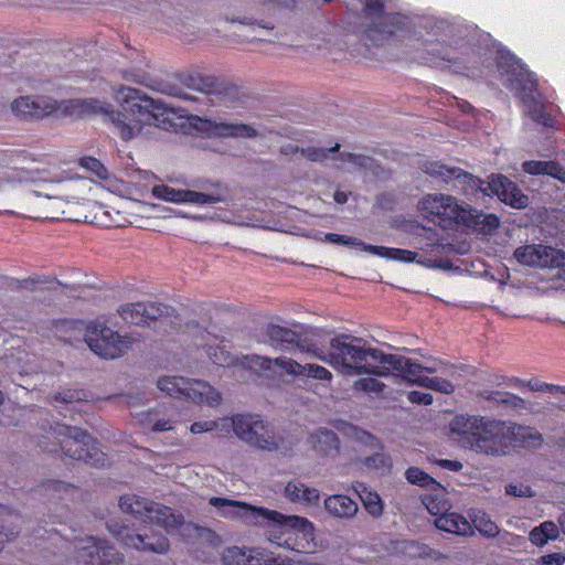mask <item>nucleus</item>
Wrapping results in <instances>:
<instances>
[{"label": "nucleus", "instance_id": "nucleus-1", "mask_svg": "<svg viewBox=\"0 0 565 565\" xmlns=\"http://www.w3.org/2000/svg\"><path fill=\"white\" fill-rule=\"evenodd\" d=\"M365 28L361 40L367 46H382L392 36L406 39L415 50L414 58L425 65L450 68L458 74L477 77L468 64L475 63L472 47L446 19L391 13L385 0H366L363 8Z\"/></svg>", "mask_w": 565, "mask_h": 565}, {"label": "nucleus", "instance_id": "nucleus-2", "mask_svg": "<svg viewBox=\"0 0 565 565\" xmlns=\"http://www.w3.org/2000/svg\"><path fill=\"white\" fill-rule=\"evenodd\" d=\"M115 99L122 111L116 113L111 105L95 98L56 100L46 95L20 96L11 103L12 113L26 120H38L55 114L76 116L103 114L110 118L119 136L129 140L137 137L145 126L168 130L171 126L172 107L160 99L148 97L141 90L120 86Z\"/></svg>", "mask_w": 565, "mask_h": 565}, {"label": "nucleus", "instance_id": "nucleus-3", "mask_svg": "<svg viewBox=\"0 0 565 565\" xmlns=\"http://www.w3.org/2000/svg\"><path fill=\"white\" fill-rule=\"evenodd\" d=\"M422 170L438 182L444 183L449 190L457 191L465 195L480 191L486 195H495L498 199L515 209L527 205L529 199L516 184L507 177L491 175L490 181L484 183L472 174L456 167H448L440 162L427 161L422 164Z\"/></svg>", "mask_w": 565, "mask_h": 565}, {"label": "nucleus", "instance_id": "nucleus-4", "mask_svg": "<svg viewBox=\"0 0 565 565\" xmlns=\"http://www.w3.org/2000/svg\"><path fill=\"white\" fill-rule=\"evenodd\" d=\"M495 62L505 85L522 100L526 114L537 124L551 126L557 108L544 100L535 74L504 47L497 49Z\"/></svg>", "mask_w": 565, "mask_h": 565}, {"label": "nucleus", "instance_id": "nucleus-5", "mask_svg": "<svg viewBox=\"0 0 565 565\" xmlns=\"http://www.w3.org/2000/svg\"><path fill=\"white\" fill-rule=\"evenodd\" d=\"M312 356L329 363L348 375H387L384 370L387 366L383 365L385 354L377 349L365 348L360 340H356L355 343H347L340 339H332L328 353L317 348L312 350Z\"/></svg>", "mask_w": 565, "mask_h": 565}, {"label": "nucleus", "instance_id": "nucleus-6", "mask_svg": "<svg viewBox=\"0 0 565 565\" xmlns=\"http://www.w3.org/2000/svg\"><path fill=\"white\" fill-rule=\"evenodd\" d=\"M263 527L267 540L279 547L306 554L317 550L315 526L306 518L285 515L268 509Z\"/></svg>", "mask_w": 565, "mask_h": 565}, {"label": "nucleus", "instance_id": "nucleus-7", "mask_svg": "<svg viewBox=\"0 0 565 565\" xmlns=\"http://www.w3.org/2000/svg\"><path fill=\"white\" fill-rule=\"evenodd\" d=\"M500 427L502 426L497 419L460 414L449 423V437L463 449L493 456V451L498 449L493 439Z\"/></svg>", "mask_w": 565, "mask_h": 565}, {"label": "nucleus", "instance_id": "nucleus-8", "mask_svg": "<svg viewBox=\"0 0 565 565\" xmlns=\"http://www.w3.org/2000/svg\"><path fill=\"white\" fill-rule=\"evenodd\" d=\"M230 420L235 436L244 443L263 450L280 448V437L259 415L236 414Z\"/></svg>", "mask_w": 565, "mask_h": 565}, {"label": "nucleus", "instance_id": "nucleus-9", "mask_svg": "<svg viewBox=\"0 0 565 565\" xmlns=\"http://www.w3.org/2000/svg\"><path fill=\"white\" fill-rule=\"evenodd\" d=\"M57 434L63 437L60 443L65 456L95 467L106 465V455L99 449L97 441L81 428L61 425Z\"/></svg>", "mask_w": 565, "mask_h": 565}, {"label": "nucleus", "instance_id": "nucleus-10", "mask_svg": "<svg viewBox=\"0 0 565 565\" xmlns=\"http://www.w3.org/2000/svg\"><path fill=\"white\" fill-rule=\"evenodd\" d=\"M158 388L175 398H188L196 404L215 407L221 404L218 391L207 382L181 376H163L158 380Z\"/></svg>", "mask_w": 565, "mask_h": 565}, {"label": "nucleus", "instance_id": "nucleus-11", "mask_svg": "<svg viewBox=\"0 0 565 565\" xmlns=\"http://www.w3.org/2000/svg\"><path fill=\"white\" fill-rule=\"evenodd\" d=\"M119 507L122 512L134 515L141 522L154 523L167 531L177 529L182 523L181 515L173 513L170 508L135 494L122 495Z\"/></svg>", "mask_w": 565, "mask_h": 565}, {"label": "nucleus", "instance_id": "nucleus-12", "mask_svg": "<svg viewBox=\"0 0 565 565\" xmlns=\"http://www.w3.org/2000/svg\"><path fill=\"white\" fill-rule=\"evenodd\" d=\"M85 341L89 349L103 359H117L124 355L135 342L132 337H122L104 323L87 326Z\"/></svg>", "mask_w": 565, "mask_h": 565}, {"label": "nucleus", "instance_id": "nucleus-13", "mask_svg": "<svg viewBox=\"0 0 565 565\" xmlns=\"http://www.w3.org/2000/svg\"><path fill=\"white\" fill-rule=\"evenodd\" d=\"M500 429L494 435L493 443L495 451L493 456H500L507 454L510 447H525L536 448L543 443V437L535 428L529 426H522L510 422L499 420Z\"/></svg>", "mask_w": 565, "mask_h": 565}, {"label": "nucleus", "instance_id": "nucleus-14", "mask_svg": "<svg viewBox=\"0 0 565 565\" xmlns=\"http://www.w3.org/2000/svg\"><path fill=\"white\" fill-rule=\"evenodd\" d=\"M296 0H256L248 9V14L232 19L246 25H257L262 29L274 30L284 10H291Z\"/></svg>", "mask_w": 565, "mask_h": 565}, {"label": "nucleus", "instance_id": "nucleus-15", "mask_svg": "<svg viewBox=\"0 0 565 565\" xmlns=\"http://www.w3.org/2000/svg\"><path fill=\"white\" fill-rule=\"evenodd\" d=\"M245 363L254 369L259 366L269 371L278 367L289 375L307 376L321 381H330L332 379L331 372L323 366L311 363L302 365L289 358L269 359L266 356H254L245 359Z\"/></svg>", "mask_w": 565, "mask_h": 565}, {"label": "nucleus", "instance_id": "nucleus-16", "mask_svg": "<svg viewBox=\"0 0 565 565\" xmlns=\"http://www.w3.org/2000/svg\"><path fill=\"white\" fill-rule=\"evenodd\" d=\"M222 561L224 565H290L289 558L260 547H227Z\"/></svg>", "mask_w": 565, "mask_h": 565}, {"label": "nucleus", "instance_id": "nucleus-17", "mask_svg": "<svg viewBox=\"0 0 565 565\" xmlns=\"http://www.w3.org/2000/svg\"><path fill=\"white\" fill-rule=\"evenodd\" d=\"M324 239L332 244L344 245L352 249L367 252L382 258L394 259L404 263L417 262L425 264L424 262L416 259L417 253L415 252L402 248H390L384 246L370 245L353 236L327 233L324 234Z\"/></svg>", "mask_w": 565, "mask_h": 565}, {"label": "nucleus", "instance_id": "nucleus-18", "mask_svg": "<svg viewBox=\"0 0 565 565\" xmlns=\"http://www.w3.org/2000/svg\"><path fill=\"white\" fill-rule=\"evenodd\" d=\"M515 259L525 266L539 268H557L565 265V253L547 245L532 244L518 247Z\"/></svg>", "mask_w": 565, "mask_h": 565}, {"label": "nucleus", "instance_id": "nucleus-19", "mask_svg": "<svg viewBox=\"0 0 565 565\" xmlns=\"http://www.w3.org/2000/svg\"><path fill=\"white\" fill-rule=\"evenodd\" d=\"M202 340L204 343L201 345L206 351L209 359L215 365L228 367V366H241L244 370H249L254 373L262 374L263 372H267L264 367L256 366L250 367L247 363H245V359L254 358L255 355H243L242 358L234 356L224 344V340H220L216 335L211 333H202Z\"/></svg>", "mask_w": 565, "mask_h": 565}, {"label": "nucleus", "instance_id": "nucleus-20", "mask_svg": "<svg viewBox=\"0 0 565 565\" xmlns=\"http://www.w3.org/2000/svg\"><path fill=\"white\" fill-rule=\"evenodd\" d=\"M210 504L224 518H238L248 524L263 526L266 508L249 505L242 501L230 500L220 497L210 498Z\"/></svg>", "mask_w": 565, "mask_h": 565}, {"label": "nucleus", "instance_id": "nucleus-21", "mask_svg": "<svg viewBox=\"0 0 565 565\" xmlns=\"http://www.w3.org/2000/svg\"><path fill=\"white\" fill-rule=\"evenodd\" d=\"M78 557L84 563L110 565L121 562V555L108 542L93 536L76 542Z\"/></svg>", "mask_w": 565, "mask_h": 565}, {"label": "nucleus", "instance_id": "nucleus-22", "mask_svg": "<svg viewBox=\"0 0 565 565\" xmlns=\"http://www.w3.org/2000/svg\"><path fill=\"white\" fill-rule=\"evenodd\" d=\"M152 194L163 201L195 205L215 204L224 201L221 194H205L191 190H179L163 184L153 186Z\"/></svg>", "mask_w": 565, "mask_h": 565}, {"label": "nucleus", "instance_id": "nucleus-23", "mask_svg": "<svg viewBox=\"0 0 565 565\" xmlns=\"http://www.w3.org/2000/svg\"><path fill=\"white\" fill-rule=\"evenodd\" d=\"M109 529L114 532L117 540L127 547L157 554H164L169 548L168 540L162 534L149 536L141 533H131L127 527H121L118 531Z\"/></svg>", "mask_w": 565, "mask_h": 565}, {"label": "nucleus", "instance_id": "nucleus-24", "mask_svg": "<svg viewBox=\"0 0 565 565\" xmlns=\"http://www.w3.org/2000/svg\"><path fill=\"white\" fill-rule=\"evenodd\" d=\"M167 307L157 302H136L121 306L118 309L119 316L129 324H143L148 321L162 322Z\"/></svg>", "mask_w": 565, "mask_h": 565}, {"label": "nucleus", "instance_id": "nucleus-25", "mask_svg": "<svg viewBox=\"0 0 565 565\" xmlns=\"http://www.w3.org/2000/svg\"><path fill=\"white\" fill-rule=\"evenodd\" d=\"M199 128L210 136L224 137V138H253L257 136V131L253 126L231 122L218 121L212 119L199 118Z\"/></svg>", "mask_w": 565, "mask_h": 565}, {"label": "nucleus", "instance_id": "nucleus-26", "mask_svg": "<svg viewBox=\"0 0 565 565\" xmlns=\"http://www.w3.org/2000/svg\"><path fill=\"white\" fill-rule=\"evenodd\" d=\"M383 360V365L387 366V369H384L387 372L386 376L398 375L419 385H422V380L426 377L423 375V367L405 356L385 354Z\"/></svg>", "mask_w": 565, "mask_h": 565}, {"label": "nucleus", "instance_id": "nucleus-27", "mask_svg": "<svg viewBox=\"0 0 565 565\" xmlns=\"http://www.w3.org/2000/svg\"><path fill=\"white\" fill-rule=\"evenodd\" d=\"M435 525L441 531L456 535H467L472 531L470 522L457 512L443 513L435 520Z\"/></svg>", "mask_w": 565, "mask_h": 565}, {"label": "nucleus", "instance_id": "nucleus-28", "mask_svg": "<svg viewBox=\"0 0 565 565\" xmlns=\"http://www.w3.org/2000/svg\"><path fill=\"white\" fill-rule=\"evenodd\" d=\"M285 495L292 502L306 505H316L320 500V493L316 488L307 487L300 481H291L285 487Z\"/></svg>", "mask_w": 565, "mask_h": 565}, {"label": "nucleus", "instance_id": "nucleus-29", "mask_svg": "<svg viewBox=\"0 0 565 565\" xmlns=\"http://www.w3.org/2000/svg\"><path fill=\"white\" fill-rule=\"evenodd\" d=\"M198 89L201 92V96L183 95V97L193 102L209 103L213 106L226 105L227 92L214 86L213 78L201 79V86Z\"/></svg>", "mask_w": 565, "mask_h": 565}, {"label": "nucleus", "instance_id": "nucleus-30", "mask_svg": "<svg viewBox=\"0 0 565 565\" xmlns=\"http://www.w3.org/2000/svg\"><path fill=\"white\" fill-rule=\"evenodd\" d=\"M326 510L339 519L353 518L358 512V504L351 498L342 494L330 495L324 500Z\"/></svg>", "mask_w": 565, "mask_h": 565}, {"label": "nucleus", "instance_id": "nucleus-31", "mask_svg": "<svg viewBox=\"0 0 565 565\" xmlns=\"http://www.w3.org/2000/svg\"><path fill=\"white\" fill-rule=\"evenodd\" d=\"M309 443L315 450L324 455L333 456L338 452L339 440L337 435L329 429L319 428L310 434Z\"/></svg>", "mask_w": 565, "mask_h": 565}, {"label": "nucleus", "instance_id": "nucleus-32", "mask_svg": "<svg viewBox=\"0 0 565 565\" xmlns=\"http://www.w3.org/2000/svg\"><path fill=\"white\" fill-rule=\"evenodd\" d=\"M465 226L470 227L482 234H491L500 224V220L495 214L483 213L477 209L470 207Z\"/></svg>", "mask_w": 565, "mask_h": 565}, {"label": "nucleus", "instance_id": "nucleus-33", "mask_svg": "<svg viewBox=\"0 0 565 565\" xmlns=\"http://www.w3.org/2000/svg\"><path fill=\"white\" fill-rule=\"evenodd\" d=\"M269 338L273 343L281 349H288L289 345H295L300 352H307L310 356H312V350L315 348H306L303 344H300L298 340V334L289 329L273 326L269 329Z\"/></svg>", "mask_w": 565, "mask_h": 565}, {"label": "nucleus", "instance_id": "nucleus-34", "mask_svg": "<svg viewBox=\"0 0 565 565\" xmlns=\"http://www.w3.org/2000/svg\"><path fill=\"white\" fill-rule=\"evenodd\" d=\"M445 201H450V195L447 194H428L420 201V209L425 213L426 217L431 222L441 225V218L444 216Z\"/></svg>", "mask_w": 565, "mask_h": 565}, {"label": "nucleus", "instance_id": "nucleus-35", "mask_svg": "<svg viewBox=\"0 0 565 565\" xmlns=\"http://www.w3.org/2000/svg\"><path fill=\"white\" fill-rule=\"evenodd\" d=\"M444 216L441 218L443 227H449L452 224H462L467 222L470 206L460 204L454 196L450 195V201H445Z\"/></svg>", "mask_w": 565, "mask_h": 565}, {"label": "nucleus", "instance_id": "nucleus-36", "mask_svg": "<svg viewBox=\"0 0 565 565\" xmlns=\"http://www.w3.org/2000/svg\"><path fill=\"white\" fill-rule=\"evenodd\" d=\"M523 170L529 174H546L565 183V169L554 161H525Z\"/></svg>", "mask_w": 565, "mask_h": 565}, {"label": "nucleus", "instance_id": "nucleus-37", "mask_svg": "<svg viewBox=\"0 0 565 565\" xmlns=\"http://www.w3.org/2000/svg\"><path fill=\"white\" fill-rule=\"evenodd\" d=\"M430 493L424 494L423 504L431 515L443 514L448 511L450 504L446 497V490L438 483L436 488L430 489Z\"/></svg>", "mask_w": 565, "mask_h": 565}, {"label": "nucleus", "instance_id": "nucleus-38", "mask_svg": "<svg viewBox=\"0 0 565 565\" xmlns=\"http://www.w3.org/2000/svg\"><path fill=\"white\" fill-rule=\"evenodd\" d=\"M354 492L360 497L365 510L372 516H380L383 513V503L381 497L374 492L369 490V488L363 482H355L352 486Z\"/></svg>", "mask_w": 565, "mask_h": 565}, {"label": "nucleus", "instance_id": "nucleus-39", "mask_svg": "<svg viewBox=\"0 0 565 565\" xmlns=\"http://www.w3.org/2000/svg\"><path fill=\"white\" fill-rule=\"evenodd\" d=\"M377 377L375 374H366V376L356 380L353 383L354 391L362 392L370 397H384L386 385Z\"/></svg>", "mask_w": 565, "mask_h": 565}, {"label": "nucleus", "instance_id": "nucleus-40", "mask_svg": "<svg viewBox=\"0 0 565 565\" xmlns=\"http://www.w3.org/2000/svg\"><path fill=\"white\" fill-rule=\"evenodd\" d=\"M472 523L475 527L487 537H494L499 534L498 525L487 513L482 511H477L473 513Z\"/></svg>", "mask_w": 565, "mask_h": 565}, {"label": "nucleus", "instance_id": "nucleus-41", "mask_svg": "<svg viewBox=\"0 0 565 565\" xmlns=\"http://www.w3.org/2000/svg\"><path fill=\"white\" fill-rule=\"evenodd\" d=\"M406 480L412 484H417L427 489L436 488L438 482L417 467H411L405 472Z\"/></svg>", "mask_w": 565, "mask_h": 565}, {"label": "nucleus", "instance_id": "nucleus-42", "mask_svg": "<svg viewBox=\"0 0 565 565\" xmlns=\"http://www.w3.org/2000/svg\"><path fill=\"white\" fill-rule=\"evenodd\" d=\"M341 161L343 162V168L348 167L349 171H354L359 169H373L374 161L372 158L361 154L353 153H341Z\"/></svg>", "mask_w": 565, "mask_h": 565}, {"label": "nucleus", "instance_id": "nucleus-43", "mask_svg": "<svg viewBox=\"0 0 565 565\" xmlns=\"http://www.w3.org/2000/svg\"><path fill=\"white\" fill-rule=\"evenodd\" d=\"M422 386L438 391L444 394H451L455 391V385L443 377H428L422 380Z\"/></svg>", "mask_w": 565, "mask_h": 565}, {"label": "nucleus", "instance_id": "nucleus-44", "mask_svg": "<svg viewBox=\"0 0 565 565\" xmlns=\"http://www.w3.org/2000/svg\"><path fill=\"white\" fill-rule=\"evenodd\" d=\"M482 395L487 399H491V401H494L500 404L510 405L514 408L523 407V405L525 403L523 398H521L514 394H511V393L497 392V393H489V394H482Z\"/></svg>", "mask_w": 565, "mask_h": 565}, {"label": "nucleus", "instance_id": "nucleus-45", "mask_svg": "<svg viewBox=\"0 0 565 565\" xmlns=\"http://www.w3.org/2000/svg\"><path fill=\"white\" fill-rule=\"evenodd\" d=\"M364 466L369 469H375L381 472L390 470L392 462L388 456L384 454H375L365 458Z\"/></svg>", "mask_w": 565, "mask_h": 565}, {"label": "nucleus", "instance_id": "nucleus-46", "mask_svg": "<svg viewBox=\"0 0 565 565\" xmlns=\"http://www.w3.org/2000/svg\"><path fill=\"white\" fill-rule=\"evenodd\" d=\"M81 166L99 178H104L107 174V171L105 167L100 163V161L93 157L82 158Z\"/></svg>", "mask_w": 565, "mask_h": 565}, {"label": "nucleus", "instance_id": "nucleus-47", "mask_svg": "<svg viewBox=\"0 0 565 565\" xmlns=\"http://www.w3.org/2000/svg\"><path fill=\"white\" fill-rule=\"evenodd\" d=\"M218 425L220 424L216 420L195 422L190 426V431L194 435L210 433L218 429Z\"/></svg>", "mask_w": 565, "mask_h": 565}, {"label": "nucleus", "instance_id": "nucleus-48", "mask_svg": "<svg viewBox=\"0 0 565 565\" xmlns=\"http://www.w3.org/2000/svg\"><path fill=\"white\" fill-rule=\"evenodd\" d=\"M338 148L339 145H335V147L330 148L329 150L321 148H308L306 150H302V154L306 156L311 161H322L327 158L328 152H333Z\"/></svg>", "mask_w": 565, "mask_h": 565}, {"label": "nucleus", "instance_id": "nucleus-49", "mask_svg": "<svg viewBox=\"0 0 565 565\" xmlns=\"http://www.w3.org/2000/svg\"><path fill=\"white\" fill-rule=\"evenodd\" d=\"M407 398L411 403L419 405H430L433 403V395L420 391L408 392Z\"/></svg>", "mask_w": 565, "mask_h": 565}, {"label": "nucleus", "instance_id": "nucleus-50", "mask_svg": "<svg viewBox=\"0 0 565 565\" xmlns=\"http://www.w3.org/2000/svg\"><path fill=\"white\" fill-rule=\"evenodd\" d=\"M505 493L513 497H531V488L523 484H508L505 487Z\"/></svg>", "mask_w": 565, "mask_h": 565}, {"label": "nucleus", "instance_id": "nucleus-51", "mask_svg": "<svg viewBox=\"0 0 565 565\" xmlns=\"http://www.w3.org/2000/svg\"><path fill=\"white\" fill-rule=\"evenodd\" d=\"M541 565H563L565 563V555L563 553H552L544 555L540 558Z\"/></svg>", "mask_w": 565, "mask_h": 565}, {"label": "nucleus", "instance_id": "nucleus-52", "mask_svg": "<svg viewBox=\"0 0 565 565\" xmlns=\"http://www.w3.org/2000/svg\"><path fill=\"white\" fill-rule=\"evenodd\" d=\"M526 385L534 392L546 391L550 393L556 392V388L558 386L555 384H548L536 380L529 381Z\"/></svg>", "mask_w": 565, "mask_h": 565}, {"label": "nucleus", "instance_id": "nucleus-53", "mask_svg": "<svg viewBox=\"0 0 565 565\" xmlns=\"http://www.w3.org/2000/svg\"><path fill=\"white\" fill-rule=\"evenodd\" d=\"M529 539L531 543L536 546H543L548 541L546 534H544L539 526L534 527L530 532Z\"/></svg>", "mask_w": 565, "mask_h": 565}, {"label": "nucleus", "instance_id": "nucleus-54", "mask_svg": "<svg viewBox=\"0 0 565 565\" xmlns=\"http://www.w3.org/2000/svg\"><path fill=\"white\" fill-rule=\"evenodd\" d=\"M539 527L544 534H546L547 540H554L558 535V526L552 521L543 522Z\"/></svg>", "mask_w": 565, "mask_h": 565}, {"label": "nucleus", "instance_id": "nucleus-55", "mask_svg": "<svg viewBox=\"0 0 565 565\" xmlns=\"http://www.w3.org/2000/svg\"><path fill=\"white\" fill-rule=\"evenodd\" d=\"M438 463L440 467L446 468L450 471H459L462 468L461 462L457 460L443 459Z\"/></svg>", "mask_w": 565, "mask_h": 565}, {"label": "nucleus", "instance_id": "nucleus-56", "mask_svg": "<svg viewBox=\"0 0 565 565\" xmlns=\"http://www.w3.org/2000/svg\"><path fill=\"white\" fill-rule=\"evenodd\" d=\"M172 424L170 420H166V419H159L157 420L153 426H152V430L153 431H168V430H171L172 429Z\"/></svg>", "mask_w": 565, "mask_h": 565}, {"label": "nucleus", "instance_id": "nucleus-57", "mask_svg": "<svg viewBox=\"0 0 565 565\" xmlns=\"http://www.w3.org/2000/svg\"><path fill=\"white\" fill-rule=\"evenodd\" d=\"M56 399L57 401H61L63 403H66V404H73L75 401H79V397L76 396L75 393H72V392H64V393H60L57 396H56Z\"/></svg>", "mask_w": 565, "mask_h": 565}, {"label": "nucleus", "instance_id": "nucleus-58", "mask_svg": "<svg viewBox=\"0 0 565 565\" xmlns=\"http://www.w3.org/2000/svg\"><path fill=\"white\" fill-rule=\"evenodd\" d=\"M402 545H403V550L408 551V554L412 556L422 554V552H419L418 545L413 541L403 542Z\"/></svg>", "mask_w": 565, "mask_h": 565}, {"label": "nucleus", "instance_id": "nucleus-59", "mask_svg": "<svg viewBox=\"0 0 565 565\" xmlns=\"http://www.w3.org/2000/svg\"><path fill=\"white\" fill-rule=\"evenodd\" d=\"M348 199H349V193H347L344 191H335V193H334V201L338 204L347 203Z\"/></svg>", "mask_w": 565, "mask_h": 565}, {"label": "nucleus", "instance_id": "nucleus-60", "mask_svg": "<svg viewBox=\"0 0 565 565\" xmlns=\"http://www.w3.org/2000/svg\"><path fill=\"white\" fill-rule=\"evenodd\" d=\"M363 436H364L366 443H370L371 445L377 444L376 438L371 436L370 434L363 433Z\"/></svg>", "mask_w": 565, "mask_h": 565}, {"label": "nucleus", "instance_id": "nucleus-61", "mask_svg": "<svg viewBox=\"0 0 565 565\" xmlns=\"http://www.w3.org/2000/svg\"><path fill=\"white\" fill-rule=\"evenodd\" d=\"M460 108H461V110H462L463 113H467V114H468V113H470V110L472 109V106H471L469 103H467V102H462V103L460 104Z\"/></svg>", "mask_w": 565, "mask_h": 565}, {"label": "nucleus", "instance_id": "nucleus-62", "mask_svg": "<svg viewBox=\"0 0 565 565\" xmlns=\"http://www.w3.org/2000/svg\"><path fill=\"white\" fill-rule=\"evenodd\" d=\"M559 526L562 532L565 534V514L559 519Z\"/></svg>", "mask_w": 565, "mask_h": 565}, {"label": "nucleus", "instance_id": "nucleus-63", "mask_svg": "<svg viewBox=\"0 0 565 565\" xmlns=\"http://www.w3.org/2000/svg\"><path fill=\"white\" fill-rule=\"evenodd\" d=\"M556 392H557V393L565 394V386H561V385H558V386H557V388H556Z\"/></svg>", "mask_w": 565, "mask_h": 565}, {"label": "nucleus", "instance_id": "nucleus-64", "mask_svg": "<svg viewBox=\"0 0 565 565\" xmlns=\"http://www.w3.org/2000/svg\"><path fill=\"white\" fill-rule=\"evenodd\" d=\"M512 381H513V382H515V383H518V384H522V383H523V382H522V381H520L519 379H513Z\"/></svg>", "mask_w": 565, "mask_h": 565}]
</instances>
